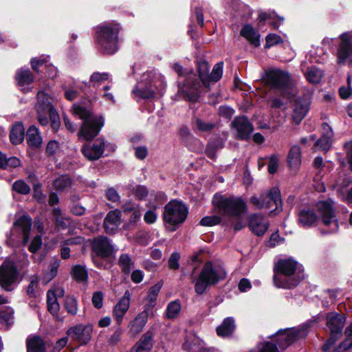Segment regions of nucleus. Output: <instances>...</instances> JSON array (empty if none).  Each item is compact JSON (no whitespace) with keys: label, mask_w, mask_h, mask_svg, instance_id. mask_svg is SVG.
Returning a JSON list of instances; mask_svg holds the SVG:
<instances>
[{"label":"nucleus","mask_w":352,"mask_h":352,"mask_svg":"<svg viewBox=\"0 0 352 352\" xmlns=\"http://www.w3.org/2000/svg\"><path fill=\"white\" fill-rule=\"evenodd\" d=\"M31 226V218L28 215H23L14 222L12 230V235L19 234L17 241H21L23 245H25L29 239Z\"/></svg>","instance_id":"17"},{"label":"nucleus","mask_w":352,"mask_h":352,"mask_svg":"<svg viewBox=\"0 0 352 352\" xmlns=\"http://www.w3.org/2000/svg\"><path fill=\"white\" fill-rule=\"evenodd\" d=\"M195 125L197 129H199L201 131H211L213 127L214 124L210 122H206L203 121L201 119H197L195 121Z\"/></svg>","instance_id":"53"},{"label":"nucleus","mask_w":352,"mask_h":352,"mask_svg":"<svg viewBox=\"0 0 352 352\" xmlns=\"http://www.w3.org/2000/svg\"><path fill=\"white\" fill-rule=\"evenodd\" d=\"M199 81L196 74L192 72H188L183 82L178 84L177 95L179 98L190 102H195L199 97L201 91L204 88H208V75L210 67L208 63L201 61L198 63Z\"/></svg>","instance_id":"1"},{"label":"nucleus","mask_w":352,"mask_h":352,"mask_svg":"<svg viewBox=\"0 0 352 352\" xmlns=\"http://www.w3.org/2000/svg\"><path fill=\"white\" fill-rule=\"evenodd\" d=\"M122 330L120 327H118L114 333L111 335L109 339V342L111 344H116L120 341L122 336Z\"/></svg>","instance_id":"64"},{"label":"nucleus","mask_w":352,"mask_h":352,"mask_svg":"<svg viewBox=\"0 0 352 352\" xmlns=\"http://www.w3.org/2000/svg\"><path fill=\"white\" fill-rule=\"evenodd\" d=\"M316 208L322 224L327 228L324 232L327 234L336 232L339 226L333 208V201L331 200L320 201L316 204Z\"/></svg>","instance_id":"10"},{"label":"nucleus","mask_w":352,"mask_h":352,"mask_svg":"<svg viewBox=\"0 0 352 352\" xmlns=\"http://www.w3.org/2000/svg\"><path fill=\"white\" fill-rule=\"evenodd\" d=\"M72 181L67 175H62L56 178L53 183L54 187L60 191L65 190L72 186Z\"/></svg>","instance_id":"37"},{"label":"nucleus","mask_w":352,"mask_h":352,"mask_svg":"<svg viewBox=\"0 0 352 352\" xmlns=\"http://www.w3.org/2000/svg\"><path fill=\"white\" fill-rule=\"evenodd\" d=\"M106 197L108 200L114 203H119L120 201V197L118 192L113 188L107 189L106 192Z\"/></svg>","instance_id":"56"},{"label":"nucleus","mask_w":352,"mask_h":352,"mask_svg":"<svg viewBox=\"0 0 352 352\" xmlns=\"http://www.w3.org/2000/svg\"><path fill=\"white\" fill-rule=\"evenodd\" d=\"M347 82L349 83L348 87H342L339 89L340 96L343 99L348 98L352 94V88L350 86L351 78L348 77Z\"/></svg>","instance_id":"58"},{"label":"nucleus","mask_w":352,"mask_h":352,"mask_svg":"<svg viewBox=\"0 0 352 352\" xmlns=\"http://www.w3.org/2000/svg\"><path fill=\"white\" fill-rule=\"evenodd\" d=\"M248 226L255 234L263 236L269 227V223L261 214H254L250 216Z\"/></svg>","instance_id":"23"},{"label":"nucleus","mask_w":352,"mask_h":352,"mask_svg":"<svg viewBox=\"0 0 352 352\" xmlns=\"http://www.w3.org/2000/svg\"><path fill=\"white\" fill-rule=\"evenodd\" d=\"M19 166H20V160L16 157H11L10 158H6L3 168H16Z\"/></svg>","instance_id":"63"},{"label":"nucleus","mask_w":352,"mask_h":352,"mask_svg":"<svg viewBox=\"0 0 352 352\" xmlns=\"http://www.w3.org/2000/svg\"><path fill=\"white\" fill-rule=\"evenodd\" d=\"M133 195L139 199H143L147 197L148 190L146 186L142 185H136L132 189Z\"/></svg>","instance_id":"48"},{"label":"nucleus","mask_w":352,"mask_h":352,"mask_svg":"<svg viewBox=\"0 0 352 352\" xmlns=\"http://www.w3.org/2000/svg\"><path fill=\"white\" fill-rule=\"evenodd\" d=\"M327 326L331 331V337L340 333L344 323L345 317L336 312H331L327 314Z\"/></svg>","instance_id":"25"},{"label":"nucleus","mask_w":352,"mask_h":352,"mask_svg":"<svg viewBox=\"0 0 352 352\" xmlns=\"http://www.w3.org/2000/svg\"><path fill=\"white\" fill-rule=\"evenodd\" d=\"M25 136V129L22 124L16 123L15 124L11 131L10 134V139L12 144H19L23 142Z\"/></svg>","instance_id":"33"},{"label":"nucleus","mask_w":352,"mask_h":352,"mask_svg":"<svg viewBox=\"0 0 352 352\" xmlns=\"http://www.w3.org/2000/svg\"><path fill=\"white\" fill-rule=\"evenodd\" d=\"M34 188V198L39 203L45 202V196L41 190V185L38 183L33 184Z\"/></svg>","instance_id":"52"},{"label":"nucleus","mask_w":352,"mask_h":352,"mask_svg":"<svg viewBox=\"0 0 352 352\" xmlns=\"http://www.w3.org/2000/svg\"><path fill=\"white\" fill-rule=\"evenodd\" d=\"M16 80L19 85H29L33 81V76L28 69H21L16 72Z\"/></svg>","instance_id":"35"},{"label":"nucleus","mask_w":352,"mask_h":352,"mask_svg":"<svg viewBox=\"0 0 352 352\" xmlns=\"http://www.w3.org/2000/svg\"><path fill=\"white\" fill-rule=\"evenodd\" d=\"M14 311L10 307H3L0 311V322L12 324L13 322Z\"/></svg>","instance_id":"46"},{"label":"nucleus","mask_w":352,"mask_h":352,"mask_svg":"<svg viewBox=\"0 0 352 352\" xmlns=\"http://www.w3.org/2000/svg\"><path fill=\"white\" fill-rule=\"evenodd\" d=\"M282 38L276 34H270L266 36L265 48H270V47L282 43Z\"/></svg>","instance_id":"51"},{"label":"nucleus","mask_w":352,"mask_h":352,"mask_svg":"<svg viewBox=\"0 0 352 352\" xmlns=\"http://www.w3.org/2000/svg\"><path fill=\"white\" fill-rule=\"evenodd\" d=\"M231 126L232 129L236 132V137L240 140L249 139L254 130L252 124L245 116L235 118Z\"/></svg>","instance_id":"19"},{"label":"nucleus","mask_w":352,"mask_h":352,"mask_svg":"<svg viewBox=\"0 0 352 352\" xmlns=\"http://www.w3.org/2000/svg\"><path fill=\"white\" fill-rule=\"evenodd\" d=\"M148 318V309L139 313L128 324L129 337L135 338L144 329Z\"/></svg>","instance_id":"21"},{"label":"nucleus","mask_w":352,"mask_h":352,"mask_svg":"<svg viewBox=\"0 0 352 352\" xmlns=\"http://www.w3.org/2000/svg\"><path fill=\"white\" fill-rule=\"evenodd\" d=\"M318 217L311 209H303L298 213V223L302 227H310L317 221Z\"/></svg>","instance_id":"28"},{"label":"nucleus","mask_w":352,"mask_h":352,"mask_svg":"<svg viewBox=\"0 0 352 352\" xmlns=\"http://www.w3.org/2000/svg\"><path fill=\"white\" fill-rule=\"evenodd\" d=\"M35 109L38 115V120L41 125H47L49 123L48 117H50L52 128L54 130L58 129V116L52 104V98L45 92H38Z\"/></svg>","instance_id":"8"},{"label":"nucleus","mask_w":352,"mask_h":352,"mask_svg":"<svg viewBox=\"0 0 352 352\" xmlns=\"http://www.w3.org/2000/svg\"><path fill=\"white\" fill-rule=\"evenodd\" d=\"M182 141L187 145L190 146L191 143L201 144L200 142L196 139L186 127H182L179 131Z\"/></svg>","instance_id":"44"},{"label":"nucleus","mask_w":352,"mask_h":352,"mask_svg":"<svg viewBox=\"0 0 352 352\" xmlns=\"http://www.w3.org/2000/svg\"><path fill=\"white\" fill-rule=\"evenodd\" d=\"M301 152L298 146H293L288 155V162L291 167H296L300 164Z\"/></svg>","instance_id":"36"},{"label":"nucleus","mask_w":352,"mask_h":352,"mask_svg":"<svg viewBox=\"0 0 352 352\" xmlns=\"http://www.w3.org/2000/svg\"><path fill=\"white\" fill-rule=\"evenodd\" d=\"M188 208L179 201L174 200L166 205L164 211V220L167 227L175 230L177 225L182 223L187 217Z\"/></svg>","instance_id":"9"},{"label":"nucleus","mask_w":352,"mask_h":352,"mask_svg":"<svg viewBox=\"0 0 352 352\" xmlns=\"http://www.w3.org/2000/svg\"><path fill=\"white\" fill-rule=\"evenodd\" d=\"M278 160L275 155H272L270 158L268 164V171L270 174H274L276 172L278 168Z\"/></svg>","instance_id":"61"},{"label":"nucleus","mask_w":352,"mask_h":352,"mask_svg":"<svg viewBox=\"0 0 352 352\" xmlns=\"http://www.w3.org/2000/svg\"><path fill=\"white\" fill-rule=\"evenodd\" d=\"M340 44L337 51L338 63H345L352 58V32H347L340 36Z\"/></svg>","instance_id":"15"},{"label":"nucleus","mask_w":352,"mask_h":352,"mask_svg":"<svg viewBox=\"0 0 352 352\" xmlns=\"http://www.w3.org/2000/svg\"><path fill=\"white\" fill-rule=\"evenodd\" d=\"M141 215L142 213L140 208L134 210V212H133L131 215V217L129 220V223H127L126 226H135L137 222L140 220Z\"/></svg>","instance_id":"59"},{"label":"nucleus","mask_w":352,"mask_h":352,"mask_svg":"<svg viewBox=\"0 0 352 352\" xmlns=\"http://www.w3.org/2000/svg\"><path fill=\"white\" fill-rule=\"evenodd\" d=\"M308 325L279 330L276 335V344L280 349H285L296 340L305 338L307 334Z\"/></svg>","instance_id":"13"},{"label":"nucleus","mask_w":352,"mask_h":352,"mask_svg":"<svg viewBox=\"0 0 352 352\" xmlns=\"http://www.w3.org/2000/svg\"><path fill=\"white\" fill-rule=\"evenodd\" d=\"M42 239L41 236H36L31 242V244L29 247V250L34 253L36 252L41 246Z\"/></svg>","instance_id":"60"},{"label":"nucleus","mask_w":352,"mask_h":352,"mask_svg":"<svg viewBox=\"0 0 352 352\" xmlns=\"http://www.w3.org/2000/svg\"><path fill=\"white\" fill-rule=\"evenodd\" d=\"M93 326L91 324L77 325L67 331V335L80 344H86L91 338Z\"/></svg>","instance_id":"20"},{"label":"nucleus","mask_w":352,"mask_h":352,"mask_svg":"<svg viewBox=\"0 0 352 352\" xmlns=\"http://www.w3.org/2000/svg\"><path fill=\"white\" fill-rule=\"evenodd\" d=\"M223 63L219 62L215 64L213 67L212 71L208 75V87L210 82H217L222 76Z\"/></svg>","instance_id":"43"},{"label":"nucleus","mask_w":352,"mask_h":352,"mask_svg":"<svg viewBox=\"0 0 352 352\" xmlns=\"http://www.w3.org/2000/svg\"><path fill=\"white\" fill-rule=\"evenodd\" d=\"M351 348H352V337L346 336V339L332 352H345Z\"/></svg>","instance_id":"50"},{"label":"nucleus","mask_w":352,"mask_h":352,"mask_svg":"<svg viewBox=\"0 0 352 352\" xmlns=\"http://www.w3.org/2000/svg\"><path fill=\"white\" fill-rule=\"evenodd\" d=\"M263 80L267 86L272 89L281 91L283 95L285 94V91L290 87L289 74L278 69H272L266 72Z\"/></svg>","instance_id":"12"},{"label":"nucleus","mask_w":352,"mask_h":352,"mask_svg":"<svg viewBox=\"0 0 352 352\" xmlns=\"http://www.w3.org/2000/svg\"><path fill=\"white\" fill-rule=\"evenodd\" d=\"M250 202L258 209L270 208L275 206V209L270 212L271 214H276L282 210L280 190L277 188H272L268 192L262 193L260 198L252 197Z\"/></svg>","instance_id":"11"},{"label":"nucleus","mask_w":352,"mask_h":352,"mask_svg":"<svg viewBox=\"0 0 352 352\" xmlns=\"http://www.w3.org/2000/svg\"><path fill=\"white\" fill-rule=\"evenodd\" d=\"M283 241V239L280 238L278 233L276 232L271 235L270 240L268 241V246L274 247L276 245L280 244Z\"/></svg>","instance_id":"62"},{"label":"nucleus","mask_w":352,"mask_h":352,"mask_svg":"<svg viewBox=\"0 0 352 352\" xmlns=\"http://www.w3.org/2000/svg\"><path fill=\"white\" fill-rule=\"evenodd\" d=\"M121 223V211L114 210L109 211L104 220V228L107 233L113 234Z\"/></svg>","instance_id":"26"},{"label":"nucleus","mask_w":352,"mask_h":352,"mask_svg":"<svg viewBox=\"0 0 352 352\" xmlns=\"http://www.w3.org/2000/svg\"><path fill=\"white\" fill-rule=\"evenodd\" d=\"M181 310V304L179 300L171 301L168 303L166 310V316L169 319L175 318L179 314Z\"/></svg>","instance_id":"39"},{"label":"nucleus","mask_w":352,"mask_h":352,"mask_svg":"<svg viewBox=\"0 0 352 352\" xmlns=\"http://www.w3.org/2000/svg\"><path fill=\"white\" fill-rule=\"evenodd\" d=\"M162 285L160 284H156L151 287L148 292V298L150 302H154L161 289Z\"/></svg>","instance_id":"57"},{"label":"nucleus","mask_w":352,"mask_h":352,"mask_svg":"<svg viewBox=\"0 0 352 352\" xmlns=\"http://www.w3.org/2000/svg\"><path fill=\"white\" fill-rule=\"evenodd\" d=\"M332 137L333 132L329 131L327 134L322 135V138L316 142L315 146H319L322 151H328L331 146Z\"/></svg>","instance_id":"42"},{"label":"nucleus","mask_w":352,"mask_h":352,"mask_svg":"<svg viewBox=\"0 0 352 352\" xmlns=\"http://www.w3.org/2000/svg\"><path fill=\"white\" fill-rule=\"evenodd\" d=\"M153 346V333L148 331L132 347L131 352H150Z\"/></svg>","instance_id":"27"},{"label":"nucleus","mask_w":352,"mask_h":352,"mask_svg":"<svg viewBox=\"0 0 352 352\" xmlns=\"http://www.w3.org/2000/svg\"><path fill=\"white\" fill-rule=\"evenodd\" d=\"M118 263L123 272L129 274L131 272L133 267V262L128 254H121L118 260Z\"/></svg>","instance_id":"45"},{"label":"nucleus","mask_w":352,"mask_h":352,"mask_svg":"<svg viewBox=\"0 0 352 352\" xmlns=\"http://www.w3.org/2000/svg\"><path fill=\"white\" fill-rule=\"evenodd\" d=\"M108 146H110L111 150H114L113 146L106 144L103 138H98L93 143L84 145L82 148V153L88 160H96L102 155L104 148Z\"/></svg>","instance_id":"16"},{"label":"nucleus","mask_w":352,"mask_h":352,"mask_svg":"<svg viewBox=\"0 0 352 352\" xmlns=\"http://www.w3.org/2000/svg\"><path fill=\"white\" fill-rule=\"evenodd\" d=\"M274 271V283L279 288L294 287L304 278L300 267L292 258L279 260L276 263Z\"/></svg>","instance_id":"2"},{"label":"nucleus","mask_w":352,"mask_h":352,"mask_svg":"<svg viewBox=\"0 0 352 352\" xmlns=\"http://www.w3.org/2000/svg\"><path fill=\"white\" fill-rule=\"evenodd\" d=\"M103 294L101 292H96L94 293L92 296V304L97 308L100 309L103 305Z\"/></svg>","instance_id":"54"},{"label":"nucleus","mask_w":352,"mask_h":352,"mask_svg":"<svg viewBox=\"0 0 352 352\" xmlns=\"http://www.w3.org/2000/svg\"><path fill=\"white\" fill-rule=\"evenodd\" d=\"M64 307L68 314L76 315L78 310L76 298L73 296H67L64 301Z\"/></svg>","instance_id":"38"},{"label":"nucleus","mask_w":352,"mask_h":352,"mask_svg":"<svg viewBox=\"0 0 352 352\" xmlns=\"http://www.w3.org/2000/svg\"><path fill=\"white\" fill-rule=\"evenodd\" d=\"M27 352H45V344L42 338L33 336L27 338Z\"/></svg>","instance_id":"29"},{"label":"nucleus","mask_w":352,"mask_h":352,"mask_svg":"<svg viewBox=\"0 0 352 352\" xmlns=\"http://www.w3.org/2000/svg\"><path fill=\"white\" fill-rule=\"evenodd\" d=\"M241 35L255 47L260 45L259 34L250 25H245L241 30Z\"/></svg>","instance_id":"30"},{"label":"nucleus","mask_w":352,"mask_h":352,"mask_svg":"<svg viewBox=\"0 0 352 352\" xmlns=\"http://www.w3.org/2000/svg\"><path fill=\"white\" fill-rule=\"evenodd\" d=\"M119 26L106 23L96 28V41L99 50L104 54H112L118 50Z\"/></svg>","instance_id":"7"},{"label":"nucleus","mask_w":352,"mask_h":352,"mask_svg":"<svg viewBox=\"0 0 352 352\" xmlns=\"http://www.w3.org/2000/svg\"><path fill=\"white\" fill-rule=\"evenodd\" d=\"M212 204L220 214L231 217H240L247 212L246 202L240 197L214 195Z\"/></svg>","instance_id":"6"},{"label":"nucleus","mask_w":352,"mask_h":352,"mask_svg":"<svg viewBox=\"0 0 352 352\" xmlns=\"http://www.w3.org/2000/svg\"><path fill=\"white\" fill-rule=\"evenodd\" d=\"M164 77L156 72L151 71L143 74L142 79L132 90L133 98L142 99L155 98L157 92H162L165 88Z\"/></svg>","instance_id":"3"},{"label":"nucleus","mask_w":352,"mask_h":352,"mask_svg":"<svg viewBox=\"0 0 352 352\" xmlns=\"http://www.w3.org/2000/svg\"><path fill=\"white\" fill-rule=\"evenodd\" d=\"M12 188L18 193L27 195L30 192V186L23 180L16 181L13 185Z\"/></svg>","instance_id":"47"},{"label":"nucleus","mask_w":352,"mask_h":352,"mask_svg":"<svg viewBox=\"0 0 352 352\" xmlns=\"http://www.w3.org/2000/svg\"><path fill=\"white\" fill-rule=\"evenodd\" d=\"M109 78V74L106 72H94L90 77V83L91 86L96 87L101 85Z\"/></svg>","instance_id":"41"},{"label":"nucleus","mask_w":352,"mask_h":352,"mask_svg":"<svg viewBox=\"0 0 352 352\" xmlns=\"http://www.w3.org/2000/svg\"><path fill=\"white\" fill-rule=\"evenodd\" d=\"M19 272L10 262H5L0 267V285L7 291L12 289V285L18 281Z\"/></svg>","instance_id":"14"},{"label":"nucleus","mask_w":352,"mask_h":352,"mask_svg":"<svg viewBox=\"0 0 352 352\" xmlns=\"http://www.w3.org/2000/svg\"><path fill=\"white\" fill-rule=\"evenodd\" d=\"M91 249L97 256L102 258H107L115 252L113 244L104 236H98L92 240Z\"/></svg>","instance_id":"18"},{"label":"nucleus","mask_w":352,"mask_h":352,"mask_svg":"<svg viewBox=\"0 0 352 352\" xmlns=\"http://www.w3.org/2000/svg\"><path fill=\"white\" fill-rule=\"evenodd\" d=\"M180 256L177 252H173L168 259V267L170 270H177L179 267V260Z\"/></svg>","instance_id":"55"},{"label":"nucleus","mask_w":352,"mask_h":352,"mask_svg":"<svg viewBox=\"0 0 352 352\" xmlns=\"http://www.w3.org/2000/svg\"><path fill=\"white\" fill-rule=\"evenodd\" d=\"M310 100L308 96L298 98L295 100L292 118L298 124L304 118L309 109Z\"/></svg>","instance_id":"24"},{"label":"nucleus","mask_w":352,"mask_h":352,"mask_svg":"<svg viewBox=\"0 0 352 352\" xmlns=\"http://www.w3.org/2000/svg\"><path fill=\"white\" fill-rule=\"evenodd\" d=\"M302 69L304 72L307 80L313 84L320 82L323 76L322 71L315 67H311L305 69V67L302 66Z\"/></svg>","instance_id":"34"},{"label":"nucleus","mask_w":352,"mask_h":352,"mask_svg":"<svg viewBox=\"0 0 352 352\" xmlns=\"http://www.w3.org/2000/svg\"><path fill=\"white\" fill-rule=\"evenodd\" d=\"M26 140L30 146L36 148L41 146L42 138L38 129L35 126H30L28 129Z\"/></svg>","instance_id":"31"},{"label":"nucleus","mask_w":352,"mask_h":352,"mask_svg":"<svg viewBox=\"0 0 352 352\" xmlns=\"http://www.w3.org/2000/svg\"><path fill=\"white\" fill-rule=\"evenodd\" d=\"M72 277L78 282H85L87 280L88 274L85 268L81 265H75L72 270Z\"/></svg>","instance_id":"40"},{"label":"nucleus","mask_w":352,"mask_h":352,"mask_svg":"<svg viewBox=\"0 0 352 352\" xmlns=\"http://www.w3.org/2000/svg\"><path fill=\"white\" fill-rule=\"evenodd\" d=\"M73 111L76 116L83 120L78 136L86 140H92L97 136L104 125L103 118L94 116L90 111L78 105H74Z\"/></svg>","instance_id":"5"},{"label":"nucleus","mask_w":352,"mask_h":352,"mask_svg":"<svg viewBox=\"0 0 352 352\" xmlns=\"http://www.w3.org/2000/svg\"><path fill=\"white\" fill-rule=\"evenodd\" d=\"M226 274L222 266L211 262L206 263L195 281V292L203 294L209 287L225 279Z\"/></svg>","instance_id":"4"},{"label":"nucleus","mask_w":352,"mask_h":352,"mask_svg":"<svg viewBox=\"0 0 352 352\" xmlns=\"http://www.w3.org/2000/svg\"><path fill=\"white\" fill-rule=\"evenodd\" d=\"M235 329L234 320L232 317L226 318L223 320L221 325L217 328L218 336L225 337L230 336Z\"/></svg>","instance_id":"32"},{"label":"nucleus","mask_w":352,"mask_h":352,"mask_svg":"<svg viewBox=\"0 0 352 352\" xmlns=\"http://www.w3.org/2000/svg\"><path fill=\"white\" fill-rule=\"evenodd\" d=\"M131 294L126 290L124 296L115 305L113 310V316L118 325L123 320L124 316L126 314L130 307Z\"/></svg>","instance_id":"22"},{"label":"nucleus","mask_w":352,"mask_h":352,"mask_svg":"<svg viewBox=\"0 0 352 352\" xmlns=\"http://www.w3.org/2000/svg\"><path fill=\"white\" fill-rule=\"evenodd\" d=\"M221 221V217L218 216H207L201 219L200 224L203 226H212L219 224Z\"/></svg>","instance_id":"49"}]
</instances>
